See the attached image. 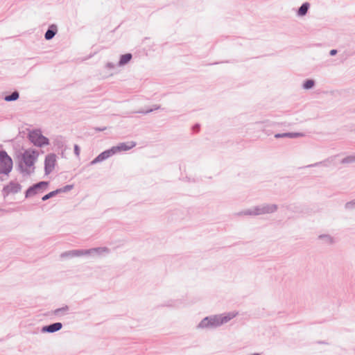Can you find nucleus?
I'll list each match as a JSON object with an SVG mask.
<instances>
[{
    "label": "nucleus",
    "mask_w": 355,
    "mask_h": 355,
    "mask_svg": "<svg viewBox=\"0 0 355 355\" xmlns=\"http://www.w3.org/2000/svg\"><path fill=\"white\" fill-rule=\"evenodd\" d=\"M39 153L37 150L28 148L18 156L17 171L22 174L31 175L34 171V164Z\"/></svg>",
    "instance_id": "obj_1"
},
{
    "label": "nucleus",
    "mask_w": 355,
    "mask_h": 355,
    "mask_svg": "<svg viewBox=\"0 0 355 355\" xmlns=\"http://www.w3.org/2000/svg\"><path fill=\"white\" fill-rule=\"evenodd\" d=\"M278 206L276 204H261L252 209L242 211L238 213L239 216H258L266 214H272L277 211Z\"/></svg>",
    "instance_id": "obj_2"
},
{
    "label": "nucleus",
    "mask_w": 355,
    "mask_h": 355,
    "mask_svg": "<svg viewBox=\"0 0 355 355\" xmlns=\"http://www.w3.org/2000/svg\"><path fill=\"white\" fill-rule=\"evenodd\" d=\"M29 141L37 147H44L49 144V139L42 134L40 129L31 130L28 134Z\"/></svg>",
    "instance_id": "obj_3"
},
{
    "label": "nucleus",
    "mask_w": 355,
    "mask_h": 355,
    "mask_svg": "<svg viewBox=\"0 0 355 355\" xmlns=\"http://www.w3.org/2000/svg\"><path fill=\"white\" fill-rule=\"evenodd\" d=\"M12 159L4 150H0V174L8 175L12 169Z\"/></svg>",
    "instance_id": "obj_4"
},
{
    "label": "nucleus",
    "mask_w": 355,
    "mask_h": 355,
    "mask_svg": "<svg viewBox=\"0 0 355 355\" xmlns=\"http://www.w3.org/2000/svg\"><path fill=\"white\" fill-rule=\"evenodd\" d=\"M49 184V182L47 181H40L33 184L25 191V198H28L36 195L40 190L45 189L48 187Z\"/></svg>",
    "instance_id": "obj_5"
},
{
    "label": "nucleus",
    "mask_w": 355,
    "mask_h": 355,
    "mask_svg": "<svg viewBox=\"0 0 355 355\" xmlns=\"http://www.w3.org/2000/svg\"><path fill=\"white\" fill-rule=\"evenodd\" d=\"M110 250L107 247H97L90 249L76 250V257L89 256L94 254H101L103 252H109Z\"/></svg>",
    "instance_id": "obj_6"
},
{
    "label": "nucleus",
    "mask_w": 355,
    "mask_h": 355,
    "mask_svg": "<svg viewBox=\"0 0 355 355\" xmlns=\"http://www.w3.org/2000/svg\"><path fill=\"white\" fill-rule=\"evenodd\" d=\"M21 190V185L14 181H10L8 184L5 185L2 189V195L6 198L10 193H17Z\"/></svg>",
    "instance_id": "obj_7"
},
{
    "label": "nucleus",
    "mask_w": 355,
    "mask_h": 355,
    "mask_svg": "<svg viewBox=\"0 0 355 355\" xmlns=\"http://www.w3.org/2000/svg\"><path fill=\"white\" fill-rule=\"evenodd\" d=\"M56 163V155L49 153L45 157L44 159V173L47 175L50 174L55 168Z\"/></svg>",
    "instance_id": "obj_8"
},
{
    "label": "nucleus",
    "mask_w": 355,
    "mask_h": 355,
    "mask_svg": "<svg viewBox=\"0 0 355 355\" xmlns=\"http://www.w3.org/2000/svg\"><path fill=\"white\" fill-rule=\"evenodd\" d=\"M135 141H128V142H123L120 143L116 146H112V148L113 150L114 154H116L121 151H127L136 146Z\"/></svg>",
    "instance_id": "obj_9"
},
{
    "label": "nucleus",
    "mask_w": 355,
    "mask_h": 355,
    "mask_svg": "<svg viewBox=\"0 0 355 355\" xmlns=\"http://www.w3.org/2000/svg\"><path fill=\"white\" fill-rule=\"evenodd\" d=\"M63 325L62 322H57L51 323L48 325H44L41 329V332L43 334H52L60 331L62 328Z\"/></svg>",
    "instance_id": "obj_10"
},
{
    "label": "nucleus",
    "mask_w": 355,
    "mask_h": 355,
    "mask_svg": "<svg viewBox=\"0 0 355 355\" xmlns=\"http://www.w3.org/2000/svg\"><path fill=\"white\" fill-rule=\"evenodd\" d=\"M114 154L113 150L112 148L110 149L105 150L101 153L98 156H96L91 162V165L96 164L97 163L101 162L110 157L112 156Z\"/></svg>",
    "instance_id": "obj_11"
},
{
    "label": "nucleus",
    "mask_w": 355,
    "mask_h": 355,
    "mask_svg": "<svg viewBox=\"0 0 355 355\" xmlns=\"http://www.w3.org/2000/svg\"><path fill=\"white\" fill-rule=\"evenodd\" d=\"M58 32V27L55 24H51L48 27L47 31L44 34V38L46 40H52Z\"/></svg>",
    "instance_id": "obj_12"
},
{
    "label": "nucleus",
    "mask_w": 355,
    "mask_h": 355,
    "mask_svg": "<svg viewBox=\"0 0 355 355\" xmlns=\"http://www.w3.org/2000/svg\"><path fill=\"white\" fill-rule=\"evenodd\" d=\"M132 55L130 53H127L121 55L117 66L121 67L127 64L132 59Z\"/></svg>",
    "instance_id": "obj_13"
},
{
    "label": "nucleus",
    "mask_w": 355,
    "mask_h": 355,
    "mask_svg": "<svg viewBox=\"0 0 355 355\" xmlns=\"http://www.w3.org/2000/svg\"><path fill=\"white\" fill-rule=\"evenodd\" d=\"M309 8H310V3L309 2L303 3L300 6V7L298 8V10L297 11V15L299 17L305 16L307 14Z\"/></svg>",
    "instance_id": "obj_14"
},
{
    "label": "nucleus",
    "mask_w": 355,
    "mask_h": 355,
    "mask_svg": "<svg viewBox=\"0 0 355 355\" xmlns=\"http://www.w3.org/2000/svg\"><path fill=\"white\" fill-rule=\"evenodd\" d=\"M19 98V93L17 90H15L10 94L5 95L3 99L7 102H12L18 100Z\"/></svg>",
    "instance_id": "obj_15"
},
{
    "label": "nucleus",
    "mask_w": 355,
    "mask_h": 355,
    "mask_svg": "<svg viewBox=\"0 0 355 355\" xmlns=\"http://www.w3.org/2000/svg\"><path fill=\"white\" fill-rule=\"evenodd\" d=\"M53 144L58 149H62L64 146V140L62 136H57L53 139Z\"/></svg>",
    "instance_id": "obj_16"
},
{
    "label": "nucleus",
    "mask_w": 355,
    "mask_h": 355,
    "mask_svg": "<svg viewBox=\"0 0 355 355\" xmlns=\"http://www.w3.org/2000/svg\"><path fill=\"white\" fill-rule=\"evenodd\" d=\"M318 239L327 245H331L334 243V239L329 234H320L318 236Z\"/></svg>",
    "instance_id": "obj_17"
},
{
    "label": "nucleus",
    "mask_w": 355,
    "mask_h": 355,
    "mask_svg": "<svg viewBox=\"0 0 355 355\" xmlns=\"http://www.w3.org/2000/svg\"><path fill=\"white\" fill-rule=\"evenodd\" d=\"M210 318V324L211 327H217L222 324L220 323V315H215L213 316H209Z\"/></svg>",
    "instance_id": "obj_18"
},
{
    "label": "nucleus",
    "mask_w": 355,
    "mask_h": 355,
    "mask_svg": "<svg viewBox=\"0 0 355 355\" xmlns=\"http://www.w3.org/2000/svg\"><path fill=\"white\" fill-rule=\"evenodd\" d=\"M315 85V81L311 78H307L304 80L302 83V88L306 90L311 89L313 88Z\"/></svg>",
    "instance_id": "obj_19"
},
{
    "label": "nucleus",
    "mask_w": 355,
    "mask_h": 355,
    "mask_svg": "<svg viewBox=\"0 0 355 355\" xmlns=\"http://www.w3.org/2000/svg\"><path fill=\"white\" fill-rule=\"evenodd\" d=\"M209 327H211L210 318L209 316L203 318L200 321V322L198 324V328L203 329V328H209Z\"/></svg>",
    "instance_id": "obj_20"
},
{
    "label": "nucleus",
    "mask_w": 355,
    "mask_h": 355,
    "mask_svg": "<svg viewBox=\"0 0 355 355\" xmlns=\"http://www.w3.org/2000/svg\"><path fill=\"white\" fill-rule=\"evenodd\" d=\"M159 109H161V106L159 105H153V107H151V108H149L147 110H140L137 111L136 112L142 114H149V113L153 112L154 110H157Z\"/></svg>",
    "instance_id": "obj_21"
},
{
    "label": "nucleus",
    "mask_w": 355,
    "mask_h": 355,
    "mask_svg": "<svg viewBox=\"0 0 355 355\" xmlns=\"http://www.w3.org/2000/svg\"><path fill=\"white\" fill-rule=\"evenodd\" d=\"M220 315V323H222V324H223L229 322L231 319H232L235 316V314L232 313H228L227 314Z\"/></svg>",
    "instance_id": "obj_22"
},
{
    "label": "nucleus",
    "mask_w": 355,
    "mask_h": 355,
    "mask_svg": "<svg viewBox=\"0 0 355 355\" xmlns=\"http://www.w3.org/2000/svg\"><path fill=\"white\" fill-rule=\"evenodd\" d=\"M76 257V250H69L62 252L60 254L61 258H73Z\"/></svg>",
    "instance_id": "obj_23"
},
{
    "label": "nucleus",
    "mask_w": 355,
    "mask_h": 355,
    "mask_svg": "<svg viewBox=\"0 0 355 355\" xmlns=\"http://www.w3.org/2000/svg\"><path fill=\"white\" fill-rule=\"evenodd\" d=\"M69 306L65 305L61 308L56 309L53 313L55 315H64L69 310Z\"/></svg>",
    "instance_id": "obj_24"
},
{
    "label": "nucleus",
    "mask_w": 355,
    "mask_h": 355,
    "mask_svg": "<svg viewBox=\"0 0 355 355\" xmlns=\"http://www.w3.org/2000/svg\"><path fill=\"white\" fill-rule=\"evenodd\" d=\"M73 188V184H67L62 188L57 189L56 191L58 192V194L61 193H67L69 191H71Z\"/></svg>",
    "instance_id": "obj_25"
},
{
    "label": "nucleus",
    "mask_w": 355,
    "mask_h": 355,
    "mask_svg": "<svg viewBox=\"0 0 355 355\" xmlns=\"http://www.w3.org/2000/svg\"><path fill=\"white\" fill-rule=\"evenodd\" d=\"M355 162V155H349L345 157H344L340 163L345 164H351Z\"/></svg>",
    "instance_id": "obj_26"
},
{
    "label": "nucleus",
    "mask_w": 355,
    "mask_h": 355,
    "mask_svg": "<svg viewBox=\"0 0 355 355\" xmlns=\"http://www.w3.org/2000/svg\"><path fill=\"white\" fill-rule=\"evenodd\" d=\"M56 195H58V192L55 189L54 191H52L48 193L47 194L44 195V196H42V200L43 201H46L53 197H55Z\"/></svg>",
    "instance_id": "obj_27"
},
{
    "label": "nucleus",
    "mask_w": 355,
    "mask_h": 355,
    "mask_svg": "<svg viewBox=\"0 0 355 355\" xmlns=\"http://www.w3.org/2000/svg\"><path fill=\"white\" fill-rule=\"evenodd\" d=\"M345 209L346 210H352L355 209V199L346 202L345 205Z\"/></svg>",
    "instance_id": "obj_28"
},
{
    "label": "nucleus",
    "mask_w": 355,
    "mask_h": 355,
    "mask_svg": "<svg viewBox=\"0 0 355 355\" xmlns=\"http://www.w3.org/2000/svg\"><path fill=\"white\" fill-rule=\"evenodd\" d=\"M275 137L276 139L285 138V137L290 138V132L276 133L275 135Z\"/></svg>",
    "instance_id": "obj_29"
},
{
    "label": "nucleus",
    "mask_w": 355,
    "mask_h": 355,
    "mask_svg": "<svg viewBox=\"0 0 355 355\" xmlns=\"http://www.w3.org/2000/svg\"><path fill=\"white\" fill-rule=\"evenodd\" d=\"M304 136L301 132H290V138H297Z\"/></svg>",
    "instance_id": "obj_30"
},
{
    "label": "nucleus",
    "mask_w": 355,
    "mask_h": 355,
    "mask_svg": "<svg viewBox=\"0 0 355 355\" xmlns=\"http://www.w3.org/2000/svg\"><path fill=\"white\" fill-rule=\"evenodd\" d=\"M73 151H74V154L77 157H78L80 155V147H79V146L78 144H75L74 145Z\"/></svg>",
    "instance_id": "obj_31"
},
{
    "label": "nucleus",
    "mask_w": 355,
    "mask_h": 355,
    "mask_svg": "<svg viewBox=\"0 0 355 355\" xmlns=\"http://www.w3.org/2000/svg\"><path fill=\"white\" fill-rule=\"evenodd\" d=\"M200 125L199 123H196L192 127V130L194 132H198L200 131Z\"/></svg>",
    "instance_id": "obj_32"
},
{
    "label": "nucleus",
    "mask_w": 355,
    "mask_h": 355,
    "mask_svg": "<svg viewBox=\"0 0 355 355\" xmlns=\"http://www.w3.org/2000/svg\"><path fill=\"white\" fill-rule=\"evenodd\" d=\"M106 68L110 69H114L115 68V64L114 63H112V62H107L106 64Z\"/></svg>",
    "instance_id": "obj_33"
},
{
    "label": "nucleus",
    "mask_w": 355,
    "mask_h": 355,
    "mask_svg": "<svg viewBox=\"0 0 355 355\" xmlns=\"http://www.w3.org/2000/svg\"><path fill=\"white\" fill-rule=\"evenodd\" d=\"M106 129H107V127H105V126L101 127V128H98V127L94 128V130L96 132H102V131L105 130Z\"/></svg>",
    "instance_id": "obj_34"
},
{
    "label": "nucleus",
    "mask_w": 355,
    "mask_h": 355,
    "mask_svg": "<svg viewBox=\"0 0 355 355\" xmlns=\"http://www.w3.org/2000/svg\"><path fill=\"white\" fill-rule=\"evenodd\" d=\"M338 53V51L336 49H331L330 51H329V55L331 56H334L337 54Z\"/></svg>",
    "instance_id": "obj_35"
},
{
    "label": "nucleus",
    "mask_w": 355,
    "mask_h": 355,
    "mask_svg": "<svg viewBox=\"0 0 355 355\" xmlns=\"http://www.w3.org/2000/svg\"><path fill=\"white\" fill-rule=\"evenodd\" d=\"M322 164V162H317V163H315V164H310V165H309L307 167H313V166H318V165H320V164Z\"/></svg>",
    "instance_id": "obj_36"
},
{
    "label": "nucleus",
    "mask_w": 355,
    "mask_h": 355,
    "mask_svg": "<svg viewBox=\"0 0 355 355\" xmlns=\"http://www.w3.org/2000/svg\"><path fill=\"white\" fill-rule=\"evenodd\" d=\"M319 343H320V344H325L326 343L324 342V341H320V342H319Z\"/></svg>",
    "instance_id": "obj_37"
},
{
    "label": "nucleus",
    "mask_w": 355,
    "mask_h": 355,
    "mask_svg": "<svg viewBox=\"0 0 355 355\" xmlns=\"http://www.w3.org/2000/svg\"><path fill=\"white\" fill-rule=\"evenodd\" d=\"M4 211V210H3V209H1V208H0V211Z\"/></svg>",
    "instance_id": "obj_38"
}]
</instances>
